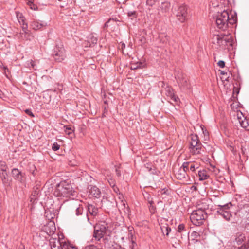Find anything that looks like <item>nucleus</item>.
<instances>
[{
	"label": "nucleus",
	"instance_id": "nucleus-57",
	"mask_svg": "<svg viewBox=\"0 0 249 249\" xmlns=\"http://www.w3.org/2000/svg\"><path fill=\"white\" fill-rule=\"evenodd\" d=\"M137 243L135 242L134 241H132V244L130 246L131 249H137Z\"/></svg>",
	"mask_w": 249,
	"mask_h": 249
},
{
	"label": "nucleus",
	"instance_id": "nucleus-39",
	"mask_svg": "<svg viewBox=\"0 0 249 249\" xmlns=\"http://www.w3.org/2000/svg\"><path fill=\"white\" fill-rule=\"evenodd\" d=\"M198 168V166H196V164L194 163H190L189 167V172H195L196 169Z\"/></svg>",
	"mask_w": 249,
	"mask_h": 249
},
{
	"label": "nucleus",
	"instance_id": "nucleus-11",
	"mask_svg": "<svg viewBox=\"0 0 249 249\" xmlns=\"http://www.w3.org/2000/svg\"><path fill=\"white\" fill-rule=\"evenodd\" d=\"M165 94L176 104L179 101L178 97L175 95L173 89L171 87L167 86L165 88Z\"/></svg>",
	"mask_w": 249,
	"mask_h": 249
},
{
	"label": "nucleus",
	"instance_id": "nucleus-30",
	"mask_svg": "<svg viewBox=\"0 0 249 249\" xmlns=\"http://www.w3.org/2000/svg\"><path fill=\"white\" fill-rule=\"evenodd\" d=\"M240 247H236L235 246V243H234L231 240L227 243L225 246L226 249H238Z\"/></svg>",
	"mask_w": 249,
	"mask_h": 249
},
{
	"label": "nucleus",
	"instance_id": "nucleus-64",
	"mask_svg": "<svg viewBox=\"0 0 249 249\" xmlns=\"http://www.w3.org/2000/svg\"><path fill=\"white\" fill-rule=\"evenodd\" d=\"M226 73L224 71H221V74L222 75H224Z\"/></svg>",
	"mask_w": 249,
	"mask_h": 249
},
{
	"label": "nucleus",
	"instance_id": "nucleus-27",
	"mask_svg": "<svg viewBox=\"0 0 249 249\" xmlns=\"http://www.w3.org/2000/svg\"><path fill=\"white\" fill-rule=\"evenodd\" d=\"M169 37L164 34H161L159 36V39L160 42L166 44L169 41Z\"/></svg>",
	"mask_w": 249,
	"mask_h": 249
},
{
	"label": "nucleus",
	"instance_id": "nucleus-5",
	"mask_svg": "<svg viewBox=\"0 0 249 249\" xmlns=\"http://www.w3.org/2000/svg\"><path fill=\"white\" fill-rule=\"evenodd\" d=\"M207 217V212L196 210L191 213L190 220L194 225L198 226L203 224Z\"/></svg>",
	"mask_w": 249,
	"mask_h": 249
},
{
	"label": "nucleus",
	"instance_id": "nucleus-35",
	"mask_svg": "<svg viewBox=\"0 0 249 249\" xmlns=\"http://www.w3.org/2000/svg\"><path fill=\"white\" fill-rule=\"evenodd\" d=\"M190 164V162H185L182 164L180 169H184L185 171L187 173V172H189Z\"/></svg>",
	"mask_w": 249,
	"mask_h": 249
},
{
	"label": "nucleus",
	"instance_id": "nucleus-51",
	"mask_svg": "<svg viewBox=\"0 0 249 249\" xmlns=\"http://www.w3.org/2000/svg\"><path fill=\"white\" fill-rule=\"evenodd\" d=\"M65 127H66V129L65 130V132L68 134V135H70L72 133V130L71 129V128L70 127H67V126H64Z\"/></svg>",
	"mask_w": 249,
	"mask_h": 249
},
{
	"label": "nucleus",
	"instance_id": "nucleus-49",
	"mask_svg": "<svg viewBox=\"0 0 249 249\" xmlns=\"http://www.w3.org/2000/svg\"><path fill=\"white\" fill-rule=\"evenodd\" d=\"M160 193L161 195H163V194H165V195H169V191L168 189H166V188H164L163 189H161L160 191Z\"/></svg>",
	"mask_w": 249,
	"mask_h": 249
},
{
	"label": "nucleus",
	"instance_id": "nucleus-26",
	"mask_svg": "<svg viewBox=\"0 0 249 249\" xmlns=\"http://www.w3.org/2000/svg\"><path fill=\"white\" fill-rule=\"evenodd\" d=\"M241 212L244 214V218H246L249 223V205L246 204L243 205V210Z\"/></svg>",
	"mask_w": 249,
	"mask_h": 249
},
{
	"label": "nucleus",
	"instance_id": "nucleus-45",
	"mask_svg": "<svg viewBox=\"0 0 249 249\" xmlns=\"http://www.w3.org/2000/svg\"><path fill=\"white\" fill-rule=\"evenodd\" d=\"M83 249H102L98 248L97 246H95L94 245H90L89 246L85 247Z\"/></svg>",
	"mask_w": 249,
	"mask_h": 249
},
{
	"label": "nucleus",
	"instance_id": "nucleus-55",
	"mask_svg": "<svg viewBox=\"0 0 249 249\" xmlns=\"http://www.w3.org/2000/svg\"><path fill=\"white\" fill-rule=\"evenodd\" d=\"M114 20L113 19H111V18H110L109 19H108V20H107V21L105 23V24H104V27H103L104 29L105 30V29H106V28H107L108 27V26H109V25H108L109 23L111 20Z\"/></svg>",
	"mask_w": 249,
	"mask_h": 249
},
{
	"label": "nucleus",
	"instance_id": "nucleus-10",
	"mask_svg": "<svg viewBox=\"0 0 249 249\" xmlns=\"http://www.w3.org/2000/svg\"><path fill=\"white\" fill-rule=\"evenodd\" d=\"M231 240L234 243H236V244L239 245L245 241L246 236L243 233L238 232L232 235L231 238Z\"/></svg>",
	"mask_w": 249,
	"mask_h": 249
},
{
	"label": "nucleus",
	"instance_id": "nucleus-31",
	"mask_svg": "<svg viewBox=\"0 0 249 249\" xmlns=\"http://www.w3.org/2000/svg\"><path fill=\"white\" fill-rule=\"evenodd\" d=\"M40 186L36 185L33 187V196H39L40 194Z\"/></svg>",
	"mask_w": 249,
	"mask_h": 249
},
{
	"label": "nucleus",
	"instance_id": "nucleus-48",
	"mask_svg": "<svg viewBox=\"0 0 249 249\" xmlns=\"http://www.w3.org/2000/svg\"><path fill=\"white\" fill-rule=\"evenodd\" d=\"M157 1V0H147L146 3L147 5L150 6H152L155 4Z\"/></svg>",
	"mask_w": 249,
	"mask_h": 249
},
{
	"label": "nucleus",
	"instance_id": "nucleus-63",
	"mask_svg": "<svg viewBox=\"0 0 249 249\" xmlns=\"http://www.w3.org/2000/svg\"><path fill=\"white\" fill-rule=\"evenodd\" d=\"M161 86L162 88H163V87H164V85H165L164 82H163V81H162V82H161Z\"/></svg>",
	"mask_w": 249,
	"mask_h": 249
},
{
	"label": "nucleus",
	"instance_id": "nucleus-59",
	"mask_svg": "<svg viewBox=\"0 0 249 249\" xmlns=\"http://www.w3.org/2000/svg\"><path fill=\"white\" fill-rule=\"evenodd\" d=\"M116 173L118 177L121 176V171L120 170H119L118 169H116Z\"/></svg>",
	"mask_w": 249,
	"mask_h": 249
},
{
	"label": "nucleus",
	"instance_id": "nucleus-46",
	"mask_svg": "<svg viewBox=\"0 0 249 249\" xmlns=\"http://www.w3.org/2000/svg\"><path fill=\"white\" fill-rule=\"evenodd\" d=\"M59 148H60V145L57 142H55L53 144V146H52V149L53 151H56L59 150Z\"/></svg>",
	"mask_w": 249,
	"mask_h": 249
},
{
	"label": "nucleus",
	"instance_id": "nucleus-33",
	"mask_svg": "<svg viewBox=\"0 0 249 249\" xmlns=\"http://www.w3.org/2000/svg\"><path fill=\"white\" fill-rule=\"evenodd\" d=\"M237 21V17L234 16L233 15L231 16V18H230L229 16V19L228 20V25L230 24L231 25H233L234 23L236 22Z\"/></svg>",
	"mask_w": 249,
	"mask_h": 249
},
{
	"label": "nucleus",
	"instance_id": "nucleus-18",
	"mask_svg": "<svg viewBox=\"0 0 249 249\" xmlns=\"http://www.w3.org/2000/svg\"><path fill=\"white\" fill-rule=\"evenodd\" d=\"M170 8V4L168 2H162L159 7V12H161L163 14L168 13Z\"/></svg>",
	"mask_w": 249,
	"mask_h": 249
},
{
	"label": "nucleus",
	"instance_id": "nucleus-17",
	"mask_svg": "<svg viewBox=\"0 0 249 249\" xmlns=\"http://www.w3.org/2000/svg\"><path fill=\"white\" fill-rule=\"evenodd\" d=\"M176 177L179 180H186V179L189 178V175L184 169L180 168L176 173Z\"/></svg>",
	"mask_w": 249,
	"mask_h": 249
},
{
	"label": "nucleus",
	"instance_id": "nucleus-13",
	"mask_svg": "<svg viewBox=\"0 0 249 249\" xmlns=\"http://www.w3.org/2000/svg\"><path fill=\"white\" fill-rule=\"evenodd\" d=\"M88 189L90 195L92 196L99 198L101 196V192L100 190L96 186L89 185L88 187Z\"/></svg>",
	"mask_w": 249,
	"mask_h": 249
},
{
	"label": "nucleus",
	"instance_id": "nucleus-2",
	"mask_svg": "<svg viewBox=\"0 0 249 249\" xmlns=\"http://www.w3.org/2000/svg\"><path fill=\"white\" fill-rule=\"evenodd\" d=\"M75 193L71 185L64 181L56 185L53 194L57 197H69L71 196H74Z\"/></svg>",
	"mask_w": 249,
	"mask_h": 249
},
{
	"label": "nucleus",
	"instance_id": "nucleus-28",
	"mask_svg": "<svg viewBox=\"0 0 249 249\" xmlns=\"http://www.w3.org/2000/svg\"><path fill=\"white\" fill-rule=\"evenodd\" d=\"M161 230L163 234L166 236H168L171 231V229L167 224H166L165 226H161Z\"/></svg>",
	"mask_w": 249,
	"mask_h": 249
},
{
	"label": "nucleus",
	"instance_id": "nucleus-37",
	"mask_svg": "<svg viewBox=\"0 0 249 249\" xmlns=\"http://www.w3.org/2000/svg\"><path fill=\"white\" fill-rule=\"evenodd\" d=\"M27 4L33 10H36L37 9V6L33 3V0H27Z\"/></svg>",
	"mask_w": 249,
	"mask_h": 249
},
{
	"label": "nucleus",
	"instance_id": "nucleus-4",
	"mask_svg": "<svg viewBox=\"0 0 249 249\" xmlns=\"http://www.w3.org/2000/svg\"><path fill=\"white\" fill-rule=\"evenodd\" d=\"M92 241H99L108 230V223L105 220L99 221L94 227Z\"/></svg>",
	"mask_w": 249,
	"mask_h": 249
},
{
	"label": "nucleus",
	"instance_id": "nucleus-60",
	"mask_svg": "<svg viewBox=\"0 0 249 249\" xmlns=\"http://www.w3.org/2000/svg\"><path fill=\"white\" fill-rule=\"evenodd\" d=\"M148 202L149 204V205H153L154 203L152 199H151V200H149V201H148Z\"/></svg>",
	"mask_w": 249,
	"mask_h": 249
},
{
	"label": "nucleus",
	"instance_id": "nucleus-24",
	"mask_svg": "<svg viewBox=\"0 0 249 249\" xmlns=\"http://www.w3.org/2000/svg\"><path fill=\"white\" fill-rule=\"evenodd\" d=\"M198 175L199 177V180H206L210 177L206 170L199 171L198 172Z\"/></svg>",
	"mask_w": 249,
	"mask_h": 249
},
{
	"label": "nucleus",
	"instance_id": "nucleus-16",
	"mask_svg": "<svg viewBox=\"0 0 249 249\" xmlns=\"http://www.w3.org/2000/svg\"><path fill=\"white\" fill-rule=\"evenodd\" d=\"M46 26L47 23L43 21L34 20L31 24L32 29L35 30L41 29Z\"/></svg>",
	"mask_w": 249,
	"mask_h": 249
},
{
	"label": "nucleus",
	"instance_id": "nucleus-42",
	"mask_svg": "<svg viewBox=\"0 0 249 249\" xmlns=\"http://www.w3.org/2000/svg\"><path fill=\"white\" fill-rule=\"evenodd\" d=\"M4 73L6 77L9 78V75L10 74V71L6 66H3L2 67Z\"/></svg>",
	"mask_w": 249,
	"mask_h": 249
},
{
	"label": "nucleus",
	"instance_id": "nucleus-8",
	"mask_svg": "<svg viewBox=\"0 0 249 249\" xmlns=\"http://www.w3.org/2000/svg\"><path fill=\"white\" fill-rule=\"evenodd\" d=\"M188 8L185 5H179L175 11V15L178 21L183 23L186 21L188 17Z\"/></svg>",
	"mask_w": 249,
	"mask_h": 249
},
{
	"label": "nucleus",
	"instance_id": "nucleus-3",
	"mask_svg": "<svg viewBox=\"0 0 249 249\" xmlns=\"http://www.w3.org/2000/svg\"><path fill=\"white\" fill-rule=\"evenodd\" d=\"M213 40L214 43L216 44L221 49H226L229 46H232L233 44V37L230 34L214 35Z\"/></svg>",
	"mask_w": 249,
	"mask_h": 249
},
{
	"label": "nucleus",
	"instance_id": "nucleus-56",
	"mask_svg": "<svg viewBox=\"0 0 249 249\" xmlns=\"http://www.w3.org/2000/svg\"><path fill=\"white\" fill-rule=\"evenodd\" d=\"M38 197V196H33V193H32V194L31 195V196H30V201H31V202H32L33 203H34Z\"/></svg>",
	"mask_w": 249,
	"mask_h": 249
},
{
	"label": "nucleus",
	"instance_id": "nucleus-43",
	"mask_svg": "<svg viewBox=\"0 0 249 249\" xmlns=\"http://www.w3.org/2000/svg\"><path fill=\"white\" fill-rule=\"evenodd\" d=\"M238 249H249V240L241 245Z\"/></svg>",
	"mask_w": 249,
	"mask_h": 249
},
{
	"label": "nucleus",
	"instance_id": "nucleus-34",
	"mask_svg": "<svg viewBox=\"0 0 249 249\" xmlns=\"http://www.w3.org/2000/svg\"><path fill=\"white\" fill-rule=\"evenodd\" d=\"M7 166L5 162L0 161V172L7 171Z\"/></svg>",
	"mask_w": 249,
	"mask_h": 249
},
{
	"label": "nucleus",
	"instance_id": "nucleus-20",
	"mask_svg": "<svg viewBox=\"0 0 249 249\" xmlns=\"http://www.w3.org/2000/svg\"><path fill=\"white\" fill-rule=\"evenodd\" d=\"M50 244L52 249H61V243L58 239L52 238L50 240Z\"/></svg>",
	"mask_w": 249,
	"mask_h": 249
},
{
	"label": "nucleus",
	"instance_id": "nucleus-1",
	"mask_svg": "<svg viewBox=\"0 0 249 249\" xmlns=\"http://www.w3.org/2000/svg\"><path fill=\"white\" fill-rule=\"evenodd\" d=\"M232 207L231 203L223 205H218L217 213L226 221L232 223H237L242 218H244V214L241 212L243 210V206L233 213L231 212Z\"/></svg>",
	"mask_w": 249,
	"mask_h": 249
},
{
	"label": "nucleus",
	"instance_id": "nucleus-9",
	"mask_svg": "<svg viewBox=\"0 0 249 249\" xmlns=\"http://www.w3.org/2000/svg\"><path fill=\"white\" fill-rule=\"evenodd\" d=\"M52 56L56 61L61 62L66 58L65 50L63 47L56 46L53 50Z\"/></svg>",
	"mask_w": 249,
	"mask_h": 249
},
{
	"label": "nucleus",
	"instance_id": "nucleus-22",
	"mask_svg": "<svg viewBox=\"0 0 249 249\" xmlns=\"http://www.w3.org/2000/svg\"><path fill=\"white\" fill-rule=\"evenodd\" d=\"M88 211L92 216H96L97 215L98 209L94 205L89 204L88 205Z\"/></svg>",
	"mask_w": 249,
	"mask_h": 249
},
{
	"label": "nucleus",
	"instance_id": "nucleus-47",
	"mask_svg": "<svg viewBox=\"0 0 249 249\" xmlns=\"http://www.w3.org/2000/svg\"><path fill=\"white\" fill-rule=\"evenodd\" d=\"M148 207L150 213L152 214H154L156 210V207L153 205H149Z\"/></svg>",
	"mask_w": 249,
	"mask_h": 249
},
{
	"label": "nucleus",
	"instance_id": "nucleus-36",
	"mask_svg": "<svg viewBox=\"0 0 249 249\" xmlns=\"http://www.w3.org/2000/svg\"><path fill=\"white\" fill-rule=\"evenodd\" d=\"M17 17L19 22L20 24L25 23L24 18L22 16V14L17 13Z\"/></svg>",
	"mask_w": 249,
	"mask_h": 249
},
{
	"label": "nucleus",
	"instance_id": "nucleus-14",
	"mask_svg": "<svg viewBox=\"0 0 249 249\" xmlns=\"http://www.w3.org/2000/svg\"><path fill=\"white\" fill-rule=\"evenodd\" d=\"M237 119L239 123L240 124V126L246 130H249V123L246 118L243 116L242 114H240V116L238 115Z\"/></svg>",
	"mask_w": 249,
	"mask_h": 249
},
{
	"label": "nucleus",
	"instance_id": "nucleus-41",
	"mask_svg": "<svg viewBox=\"0 0 249 249\" xmlns=\"http://www.w3.org/2000/svg\"><path fill=\"white\" fill-rule=\"evenodd\" d=\"M28 65L29 67H31L34 70H36L37 69V67L35 62L32 60H31V61L28 63Z\"/></svg>",
	"mask_w": 249,
	"mask_h": 249
},
{
	"label": "nucleus",
	"instance_id": "nucleus-15",
	"mask_svg": "<svg viewBox=\"0 0 249 249\" xmlns=\"http://www.w3.org/2000/svg\"><path fill=\"white\" fill-rule=\"evenodd\" d=\"M196 207L197 210L206 212V211L209 209V205L207 200H203L199 201L196 205Z\"/></svg>",
	"mask_w": 249,
	"mask_h": 249
},
{
	"label": "nucleus",
	"instance_id": "nucleus-21",
	"mask_svg": "<svg viewBox=\"0 0 249 249\" xmlns=\"http://www.w3.org/2000/svg\"><path fill=\"white\" fill-rule=\"evenodd\" d=\"M0 177L5 186H8L10 184V180L8 177L7 171L0 172Z\"/></svg>",
	"mask_w": 249,
	"mask_h": 249
},
{
	"label": "nucleus",
	"instance_id": "nucleus-44",
	"mask_svg": "<svg viewBox=\"0 0 249 249\" xmlns=\"http://www.w3.org/2000/svg\"><path fill=\"white\" fill-rule=\"evenodd\" d=\"M110 249H125L124 247H121L119 244H114L112 245L111 247H110Z\"/></svg>",
	"mask_w": 249,
	"mask_h": 249
},
{
	"label": "nucleus",
	"instance_id": "nucleus-54",
	"mask_svg": "<svg viewBox=\"0 0 249 249\" xmlns=\"http://www.w3.org/2000/svg\"><path fill=\"white\" fill-rule=\"evenodd\" d=\"M243 144H244V142H241V144H240V146H238V148H239V147L240 148V149H241V150L242 151V152L244 154L245 153V152L246 149L245 148Z\"/></svg>",
	"mask_w": 249,
	"mask_h": 249
},
{
	"label": "nucleus",
	"instance_id": "nucleus-58",
	"mask_svg": "<svg viewBox=\"0 0 249 249\" xmlns=\"http://www.w3.org/2000/svg\"><path fill=\"white\" fill-rule=\"evenodd\" d=\"M112 189H113V191L114 192H115L116 193L118 194L119 192V188L117 187H116V186L112 187Z\"/></svg>",
	"mask_w": 249,
	"mask_h": 249
},
{
	"label": "nucleus",
	"instance_id": "nucleus-23",
	"mask_svg": "<svg viewBox=\"0 0 249 249\" xmlns=\"http://www.w3.org/2000/svg\"><path fill=\"white\" fill-rule=\"evenodd\" d=\"M73 208L74 210L76 215L79 216L82 214L83 213V207L81 205L76 203L74 204Z\"/></svg>",
	"mask_w": 249,
	"mask_h": 249
},
{
	"label": "nucleus",
	"instance_id": "nucleus-53",
	"mask_svg": "<svg viewBox=\"0 0 249 249\" xmlns=\"http://www.w3.org/2000/svg\"><path fill=\"white\" fill-rule=\"evenodd\" d=\"M108 183L112 188L116 186L115 181L113 179L110 178L109 180H108Z\"/></svg>",
	"mask_w": 249,
	"mask_h": 249
},
{
	"label": "nucleus",
	"instance_id": "nucleus-7",
	"mask_svg": "<svg viewBox=\"0 0 249 249\" xmlns=\"http://www.w3.org/2000/svg\"><path fill=\"white\" fill-rule=\"evenodd\" d=\"M229 19V13L224 10L222 12L218 13L216 19V23L218 28L226 30L228 27V20Z\"/></svg>",
	"mask_w": 249,
	"mask_h": 249
},
{
	"label": "nucleus",
	"instance_id": "nucleus-61",
	"mask_svg": "<svg viewBox=\"0 0 249 249\" xmlns=\"http://www.w3.org/2000/svg\"><path fill=\"white\" fill-rule=\"evenodd\" d=\"M125 47V45L124 43H123L122 44H121V49L123 50L124 49Z\"/></svg>",
	"mask_w": 249,
	"mask_h": 249
},
{
	"label": "nucleus",
	"instance_id": "nucleus-52",
	"mask_svg": "<svg viewBox=\"0 0 249 249\" xmlns=\"http://www.w3.org/2000/svg\"><path fill=\"white\" fill-rule=\"evenodd\" d=\"M217 65L218 66L221 68H223L225 66V62L223 60H220L218 63H217Z\"/></svg>",
	"mask_w": 249,
	"mask_h": 249
},
{
	"label": "nucleus",
	"instance_id": "nucleus-50",
	"mask_svg": "<svg viewBox=\"0 0 249 249\" xmlns=\"http://www.w3.org/2000/svg\"><path fill=\"white\" fill-rule=\"evenodd\" d=\"M25 112L28 115L30 116L31 117H34L35 116L34 115V114L33 113V112H32L31 110V109H26L25 110Z\"/></svg>",
	"mask_w": 249,
	"mask_h": 249
},
{
	"label": "nucleus",
	"instance_id": "nucleus-25",
	"mask_svg": "<svg viewBox=\"0 0 249 249\" xmlns=\"http://www.w3.org/2000/svg\"><path fill=\"white\" fill-rule=\"evenodd\" d=\"M177 231L178 233H180L181 236H182V235L186 236L188 234V232L185 228V225L183 224H179L178 226Z\"/></svg>",
	"mask_w": 249,
	"mask_h": 249
},
{
	"label": "nucleus",
	"instance_id": "nucleus-12",
	"mask_svg": "<svg viewBox=\"0 0 249 249\" xmlns=\"http://www.w3.org/2000/svg\"><path fill=\"white\" fill-rule=\"evenodd\" d=\"M12 174L15 180L20 182H22L24 181L25 174L20 171L18 169H13L12 170Z\"/></svg>",
	"mask_w": 249,
	"mask_h": 249
},
{
	"label": "nucleus",
	"instance_id": "nucleus-40",
	"mask_svg": "<svg viewBox=\"0 0 249 249\" xmlns=\"http://www.w3.org/2000/svg\"><path fill=\"white\" fill-rule=\"evenodd\" d=\"M97 36H95L93 35H91V36L89 40V43H91L92 44H96L97 42Z\"/></svg>",
	"mask_w": 249,
	"mask_h": 249
},
{
	"label": "nucleus",
	"instance_id": "nucleus-29",
	"mask_svg": "<svg viewBox=\"0 0 249 249\" xmlns=\"http://www.w3.org/2000/svg\"><path fill=\"white\" fill-rule=\"evenodd\" d=\"M22 24V30L23 31V33H20V36L22 38H25L26 37V35L28 33V25L27 23H23Z\"/></svg>",
	"mask_w": 249,
	"mask_h": 249
},
{
	"label": "nucleus",
	"instance_id": "nucleus-6",
	"mask_svg": "<svg viewBox=\"0 0 249 249\" xmlns=\"http://www.w3.org/2000/svg\"><path fill=\"white\" fill-rule=\"evenodd\" d=\"M190 151L193 155H197L200 153L202 144L201 143L198 136L196 134L190 135Z\"/></svg>",
	"mask_w": 249,
	"mask_h": 249
},
{
	"label": "nucleus",
	"instance_id": "nucleus-32",
	"mask_svg": "<svg viewBox=\"0 0 249 249\" xmlns=\"http://www.w3.org/2000/svg\"><path fill=\"white\" fill-rule=\"evenodd\" d=\"M127 16L131 19L136 18L138 16V13L136 11H129L127 13Z\"/></svg>",
	"mask_w": 249,
	"mask_h": 249
},
{
	"label": "nucleus",
	"instance_id": "nucleus-62",
	"mask_svg": "<svg viewBox=\"0 0 249 249\" xmlns=\"http://www.w3.org/2000/svg\"><path fill=\"white\" fill-rule=\"evenodd\" d=\"M146 199H147L148 201H149V200H151V199H152L151 196H150V195H148V196H147V198Z\"/></svg>",
	"mask_w": 249,
	"mask_h": 249
},
{
	"label": "nucleus",
	"instance_id": "nucleus-19",
	"mask_svg": "<svg viewBox=\"0 0 249 249\" xmlns=\"http://www.w3.org/2000/svg\"><path fill=\"white\" fill-rule=\"evenodd\" d=\"M178 82L180 88H182L183 89L190 88V86L188 83V80L186 78L183 77L181 78L179 77Z\"/></svg>",
	"mask_w": 249,
	"mask_h": 249
},
{
	"label": "nucleus",
	"instance_id": "nucleus-38",
	"mask_svg": "<svg viewBox=\"0 0 249 249\" xmlns=\"http://www.w3.org/2000/svg\"><path fill=\"white\" fill-rule=\"evenodd\" d=\"M142 63L138 62L137 63L132 64L130 68L131 70H136L141 67Z\"/></svg>",
	"mask_w": 249,
	"mask_h": 249
}]
</instances>
